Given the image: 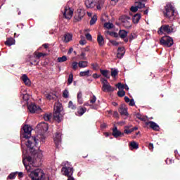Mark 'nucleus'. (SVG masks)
<instances>
[{
	"mask_svg": "<svg viewBox=\"0 0 180 180\" xmlns=\"http://www.w3.org/2000/svg\"><path fill=\"white\" fill-rule=\"evenodd\" d=\"M148 148L150 150V151H153V149L154 148V145L153 143H149Z\"/></svg>",
	"mask_w": 180,
	"mask_h": 180,
	"instance_id": "nucleus-63",
	"label": "nucleus"
},
{
	"mask_svg": "<svg viewBox=\"0 0 180 180\" xmlns=\"http://www.w3.org/2000/svg\"><path fill=\"white\" fill-rule=\"evenodd\" d=\"M96 20H98V16L94 15L91 18V20H90V25L92 26V25H95L96 23Z\"/></svg>",
	"mask_w": 180,
	"mask_h": 180,
	"instance_id": "nucleus-39",
	"label": "nucleus"
},
{
	"mask_svg": "<svg viewBox=\"0 0 180 180\" xmlns=\"http://www.w3.org/2000/svg\"><path fill=\"white\" fill-rule=\"evenodd\" d=\"M46 98L48 101H53V99H55V97L53 94H46Z\"/></svg>",
	"mask_w": 180,
	"mask_h": 180,
	"instance_id": "nucleus-46",
	"label": "nucleus"
},
{
	"mask_svg": "<svg viewBox=\"0 0 180 180\" xmlns=\"http://www.w3.org/2000/svg\"><path fill=\"white\" fill-rule=\"evenodd\" d=\"M160 44L165 47H172L174 39L169 36H165L160 39Z\"/></svg>",
	"mask_w": 180,
	"mask_h": 180,
	"instance_id": "nucleus-6",
	"label": "nucleus"
},
{
	"mask_svg": "<svg viewBox=\"0 0 180 180\" xmlns=\"http://www.w3.org/2000/svg\"><path fill=\"white\" fill-rule=\"evenodd\" d=\"M61 172L63 173V175H65V176H72V174H74V168L65 166L62 167Z\"/></svg>",
	"mask_w": 180,
	"mask_h": 180,
	"instance_id": "nucleus-9",
	"label": "nucleus"
},
{
	"mask_svg": "<svg viewBox=\"0 0 180 180\" xmlns=\"http://www.w3.org/2000/svg\"><path fill=\"white\" fill-rule=\"evenodd\" d=\"M112 136H114L115 139H117V137H120V136L122 137V136H124V134L117 130V127H115L112 129Z\"/></svg>",
	"mask_w": 180,
	"mask_h": 180,
	"instance_id": "nucleus-15",
	"label": "nucleus"
},
{
	"mask_svg": "<svg viewBox=\"0 0 180 180\" xmlns=\"http://www.w3.org/2000/svg\"><path fill=\"white\" fill-rule=\"evenodd\" d=\"M78 65L79 68H86L88 67V61L80 60L78 63Z\"/></svg>",
	"mask_w": 180,
	"mask_h": 180,
	"instance_id": "nucleus-28",
	"label": "nucleus"
},
{
	"mask_svg": "<svg viewBox=\"0 0 180 180\" xmlns=\"http://www.w3.org/2000/svg\"><path fill=\"white\" fill-rule=\"evenodd\" d=\"M53 119L54 120L58 122V123H60V122L63 120V118L61 117V112H53Z\"/></svg>",
	"mask_w": 180,
	"mask_h": 180,
	"instance_id": "nucleus-23",
	"label": "nucleus"
},
{
	"mask_svg": "<svg viewBox=\"0 0 180 180\" xmlns=\"http://www.w3.org/2000/svg\"><path fill=\"white\" fill-rule=\"evenodd\" d=\"M22 79L24 84H25V85H27L28 86H30V79H29V77H27V75H23L22 76Z\"/></svg>",
	"mask_w": 180,
	"mask_h": 180,
	"instance_id": "nucleus-27",
	"label": "nucleus"
},
{
	"mask_svg": "<svg viewBox=\"0 0 180 180\" xmlns=\"http://www.w3.org/2000/svg\"><path fill=\"white\" fill-rule=\"evenodd\" d=\"M44 119L46 120V122H49V120L51 119V114H45L44 115Z\"/></svg>",
	"mask_w": 180,
	"mask_h": 180,
	"instance_id": "nucleus-45",
	"label": "nucleus"
},
{
	"mask_svg": "<svg viewBox=\"0 0 180 180\" xmlns=\"http://www.w3.org/2000/svg\"><path fill=\"white\" fill-rule=\"evenodd\" d=\"M140 19H141V14L140 13H136L133 16L132 18V22L133 23H134L135 25H137V23H139V22H140Z\"/></svg>",
	"mask_w": 180,
	"mask_h": 180,
	"instance_id": "nucleus-21",
	"label": "nucleus"
},
{
	"mask_svg": "<svg viewBox=\"0 0 180 180\" xmlns=\"http://www.w3.org/2000/svg\"><path fill=\"white\" fill-rule=\"evenodd\" d=\"M101 129H106V127H108V124H106V123H103L101 124Z\"/></svg>",
	"mask_w": 180,
	"mask_h": 180,
	"instance_id": "nucleus-64",
	"label": "nucleus"
},
{
	"mask_svg": "<svg viewBox=\"0 0 180 180\" xmlns=\"http://www.w3.org/2000/svg\"><path fill=\"white\" fill-rule=\"evenodd\" d=\"M86 39L87 40H92V35H91V34L89 33L86 34Z\"/></svg>",
	"mask_w": 180,
	"mask_h": 180,
	"instance_id": "nucleus-57",
	"label": "nucleus"
},
{
	"mask_svg": "<svg viewBox=\"0 0 180 180\" xmlns=\"http://www.w3.org/2000/svg\"><path fill=\"white\" fill-rule=\"evenodd\" d=\"M136 39V34H131L129 36V41L134 40Z\"/></svg>",
	"mask_w": 180,
	"mask_h": 180,
	"instance_id": "nucleus-54",
	"label": "nucleus"
},
{
	"mask_svg": "<svg viewBox=\"0 0 180 180\" xmlns=\"http://www.w3.org/2000/svg\"><path fill=\"white\" fill-rule=\"evenodd\" d=\"M130 9L131 12H137V11H139V8L136 5H135V6H131Z\"/></svg>",
	"mask_w": 180,
	"mask_h": 180,
	"instance_id": "nucleus-52",
	"label": "nucleus"
},
{
	"mask_svg": "<svg viewBox=\"0 0 180 180\" xmlns=\"http://www.w3.org/2000/svg\"><path fill=\"white\" fill-rule=\"evenodd\" d=\"M110 36H113V37H118L119 34H117V32H110L109 33Z\"/></svg>",
	"mask_w": 180,
	"mask_h": 180,
	"instance_id": "nucleus-55",
	"label": "nucleus"
},
{
	"mask_svg": "<svg viewBox=\"0 0 180 180\" xmlns=\"http://www.w3.org/2000/svg\"><path fill=\"white\" fill-rule=\"evenodd\" d=\"M174 32V28L172 26H169V25H163L159 28V33L161 34L164 33H167V34H171Z\"/></svg>",
	"mask_w": 180,
	"mask_h": 180,
	"instance_id": "nucleus-8",
	"label": "nucleus"
},
{
	"mask_svg": "<svg viewBox=\"0 0 180 180\" xmlns=\"http://www.w3.org/2000/svg\"><path fill=\"white\" fill-rule=\"evenodd\" d=\"M81 60H86V57H85V53L82 52L80 55Z\"/></svg>",
	"mask_w": 180,
	"mask_h": 180,
	"instance_id": "nucleus-59",
	"label": "nucleus"
},
{
	"mask_svg": "<svg viewBox=\"0 0 180 180\" xmlns=\"http://www.w3.org/2000/svg\"><path fill=\"white\" fill-rule=\"evenodd\" d=\"M91 67L93 70H95L96 71H97V70H99V65H98V63H91Z\"/></svg>",
	"mask_w": 180,
	"mask_h": 180,
	"instance_id": "nucleus-47",
	"label": "nucleus"
},
{
	"mask_svg": "<svg viewBox=\"0 0 180 180\" xmlns=\"http://www.w3.org/2000/svg\"><path fill=\"white\" fill-rule=\"evenodd\" d=\"M165 8L164 15L165 18H167L169 20H174L175 19V9H174V6L172 4H167Z\"/></svg>",
	"mask_w": 180,
	"mask_h": 180,
	"instance_id": "nucleus-4",
	"label": "nucleus"
},
{
	"mask_svg": "<svg viewBox=\"0 0 180 180\" xmlns=\"http://www.w3.org/2000/svg\"><path fill=\"white\" fill-rule=\"evenodd\" d=\"M100 72L102 74L103 77H105L108 79L110 78V75H109V72L108 70L101 69Z\"/></svg>",
	"mask_w": 180,
	"mask_h": 180,
	"instance_id": "nucleus-29",
	"label": "nucleus"
},
{
	"mask_svg": "<svg viewBox=\"0 0 180 180\" xmlns=\"http://www.w3.org/2000/svg\"><path fill=\"white\" fill-rule=\"evenodd\" d=\"M135 103L134 99L129 100V106H134Z\"/></svg>",
	"mask_w": 180,
	"mask_h": 180,
	"instance_id": "nucleus-61",
	"label": "nucleus"
},
{
	"mask_svg": "<svg viewBox=\"0 0 180 180\" xmlns=\"http://www.w3.org/2000/svg\"><path fill=\"white\" fill-rule=\"evenodd\" d=\"M68 108L70 109H72V110H75V109H77V106L75 105H74V103H72V101H69L68 103Z\"/></svg>",
	"mask_w": 180,
	"mask_h": 180,
	"instance_id": "nucleus-38",
	"label": "nucleus"
},
{
	"mask_svg": "<svg viewBox=\"0 0 180 180\" xmlns=\"http://www.w3.org/2000/svg\"><path fill=\"white\" fill-rule=\"evenodd\" d=\"M22 129L24 131L22 137L24 139H29L26 143V146L28 147V148H30L32 151L34 146L37 144V139H36V137L32 136V128L30 126L25 125Z\"/></svg>",
	"mask_w": 180,
	"mask_h": 180,
	"instance_id": "nucleus-2",
	"label": "nucleus"
},
{
	"mask_svg": "<svg viewBox=\"0 0 180 180\" xmlns=\"http://www.w3.org/2000/svg\"><path fill=\"white\" fill-rule=\"evenodd\" d=\"M101 81L103 84L102 90L103 92H113L115 91V89L110 86V84H109L106 79L101 78Z\"/></svg>",
	"mask_w": 180,
	"mask_h": 180,
	"instance_id": "nucleus-7",
	"label": "nucleus"
},
{
	"mask_svg": "<svg viewBox=\"0 0 180 180\" xmlns=\"http://www.w3.org/2000/svg\"><path fill=\"white\" fill-rule=\"evenodd\" d=\"M78 62H73L72 63V68L74 70V71H77L78 69Z\"/></svg>",
	"mask_w": 180,
	"mask_h": 180,
	"instance_id": "nucleus-42",
	"label": "nucleus"
},
{
	"mask_svg": "<svg viewBox=\"0 0 180 180\" xmlns=\"http://www.w3.org/2000/svg\"><path fill=\"white\" fill-rule=\"evenodd\" d=\"M73 80H74V75H72V73H70L68 79V85H71V84H72Z\"/></svg>",
	"mask_w": 180,
	"mask_h": 180,
	"instance_id": "nucleus-37",
	"label": "nucleus"
},
{
	"mask_svg": "<svg viewBox=\"0 0 180 180\" xmlns=\"http://www.w3.org/2000/svg\"><path fill=\"white\" fill-rule=\"evenodd\" d=\"M121 25L125 27V29H130L133 26V22H131V18L127 15H122L120 18Z\"/></svg>",
	"mask_w": 180,
	"mask_h": 180,
	"instance_id": "nucleus-5",
	"label": "nucleus"
},
{
	"mask_svg": "<svg viewBox=\"0 0 180 180\" xmlns=\"http://www.w3.org/2000/svg\"><path fill=\"white\" fill-rule=\"evenodd\" d=\"M54 113H61L63 110V104L60 102L55 103L53 108Z\"/></svg>",
	"mask_w": 180,
	"mask_h": 180,
	"instance_id": "nucleus-14",
	"label": "nucleus"
},
{
	"mask_svg": "<svg viewBox=\"0 0 180 180\" xmlns=\"http://www.w3.org/2000/svg\"><path fill=\"white\" fill-rule=\"evenodd\" d=\"M26 160L28 162V165H26L25 160H22V164H24L27 171L30 172L29 174V176L32 180H49L44 177V172H43L42 169H37L35 170H32V167H33V164H34V160L33 158L28 156L26 158Z\"/></svg>",
	"mask_w": 180,
	"mask_h": 180,
	"instance_id": "nucleus-1",
	"label": "nucleus"
},
{
	"mask_svg": "<svg viewBox=\"0 0 180 180\" xmlns=\"http://www.w3.org/2000/svg\"><path fill=\"white\" fill-rule=\"evenodd\" d=\"M86 112V108L79 107L76 112L77 116H82Z\"/></svg>",
	"mask_w": 180,
	"mask_h": 180,
	"instance_id": "nucleus-24",
	"label": "nucleus"
},
{
	"mask_svg": "<svg viewBox=\"0 0 180 180\" xmlns=\"http://www.w3.org/2000/svg\"><path fill=\"white\" fill-rule=\"evenodd\" d=\"M127 33H129L128 32H127L124 30H120L119 31V36L121 39H126V37H127Z\"/></svg>",
	"mask_w": 180,
	"mask_h": 180,
	"instance_id": "nucleus-26",
	"label": "nucleus"
},
{
	"mask_svg": "<svg viewBox=\"0 0 180 180\" xmlns=\"http://www.w3.org/2000/svg\"><path fill=\"white\" fill-rule=\"evenodd\" d=\"M41 130H43V131H47V130H49V124H47L46 122H41Z\"/></svg>",
	"mask_w": 180,
	"mask_h": 180,
	"instance_id": "nucleus-33",
	"label": "nucleus"
},
{
	"mask_svg": "<svg viewBox=\"0 0 180 180\" xmlns=\"http://www.w3.org/2000/svg\"><path fill=\"white\" fill-rule=\"evenodd\" d=\"M89 70H87L86 71L80 72H79V77H89L91 75H89Z\"/></svg>",
	"mask_w": 180,
	"mask_h": 180,
	"instance_id": "nucleus-35",
	"label": "nucleus"
},
{
	"mask_svg": "<svg viewBox=\"0 0 180 180\" xmlns=\"http://www.w3.org/2000/svg\"><path fill=\"white\" fill-rule=\"evenodd\" d=\"M102 5L103 3L101 0H86L85 6L89 8H94L96 7V9L101 11L102 9Z\"/></svg>",
	"mask_w": 180,
	"mask_h": 180,
	"instance_id": "nucleus-3",
	"label": "nucleus"
},
{
	"mask_svg": "<svg viewBox=\"0 0 180 180\" xmlns=\"http://www.w3.org/2000/svg\"><path fill=\"white\" fill-rule=\"evenodd\" d=\"M117 95H118V96H120L122 98L126 95V92H124V91H123V90L119 91L117 92Z\"/></svg>",
	"mask_w": 180,
	"mask_h": 180,
	"instance_id": "nucleus-49",
	"label": "nucleus"
},
{
	"mask_svg": "<svg viewBox=\"0 0 180 180\" xmlns=\"http://www.w3.org/2000/svg\"><path fill=\"white\" fill-rule=\"evenodd\" d=\"M96 102V96L93 95V96L90 98V103H95Z\"/></svg>",
	"mask_w": 180,
	"mask_h": 180,
	"instance_id": "nucleus-50",
	"label": "nucleus"
},
{
	"mask_svg": "<svg viewBox=\"0 0 180 180\" xmlns=\"http://www.w3.org/2000/svg\"><path fill=\"white\" fill-rule=\"evenodd\" d=\"M72 40V34L68 33L64 35L63 41L65 43H69V41H71Z\"/></svg>",
	"mask_w": 180,
	"mask_h": 180,
	"instance_id": "nucleus-25",
	"label": "nucleus"
},
{
	"mask_svg": "<svg viewBox=\"0 0 180 180\" xmlns=\"http://www.w3.org/2000/svg\"><path fill=\"white\" fill-rule=\"evenodd\" d=\"M145 124L146 126H149L150 129H153V130H155L156 131L158 130V125L157 124V123L153 121L146 122H145Z\"/></svg>",
	"mask_w": 180,
	"mask_h": 180,
	"instance_id": "nucleus-17",
	"label": "nucleus"
},
{
	"mask_svg": "<svg viewBox=\"0 0 180 180\" xmlns=\"http://www.w3.org/2000/svg\"><path fill=\"white\" fill-rule=\"evenodd\" d=\"M16 174H18V172L10 174L8 176L7 179H15V178H16Z\"/></svg>",
	"mask_w": 180,
	"mask_h": 180,
	"instance_id": "nucleus-44",
	"label": "nucleus"
},
{
	"mask_svg": "<svg viewBox=\"0 0 180 180\" xmlns=\"http://www.w3.org/2000/svg\"><path fill=\"white\" fill-rule=\"evenodd\" d=\"M124 53H126V51H124V47H119L117 53V58H122V57L124 56Z\"/></svg>",
	"mask_w": 180,
	"mask_h": 180,
	"instance_id": "nucleus-19",
	"label": "nucleus"
},
{
	"mask_svg": "<svg viewBox=\"0 0 180 180\" xmlns=\"http://www.w3.org/2000/svg\"><path fill=\"white\" fill-rule=\"evenodd\" d=\"M65 61H67V56H65L58 58V63H65Z\"/></svg>",
	"mask_w": 180,
	"mask_h": 180,
	"instance_id": "nucleus-40",
	"label": "nucleus"
},
{
	"mask_svg": "<svg viewBox=\"0 0 180 180\" xmlns=\"http://www.w3.org/2000/svg\"><path fill=\"white\" fill-rule=\"evenodd\" d=\"M116 86L118 89H123L124 88V85L122 84V83H118L116 84Z\"/></svg>",
	"mask_w": 180,
	"mask_h": 180,
	"instance_id": "nucleus-53",
	"label": "nucleus"
},
{
	"mask_svg": "<svg viewBox=\"0 0 180 180\" xmlns=\"http://www.w3.org/2000/svg\"><path fill=\"white\" fill-rule=\"evenodd\" d=\"M118 74V72H117V70H113L112 69L111 70V77H116V75H117Z\"/></svg>",
	"mask_w": 180,
	"mask_h": 180,
	"instance_id": "nucleus-48",
	"label": "nucleus"
},
{
	"mask_svg": "<svg viewBox=\"0 0 180 180\" xmlns=\"http://www.w3.org/2000/svg\"><path fill=\"white\" fill-rule=\"evenodd\" d=\"M130 150H137L139 148V144L136 141L130 142L129 143Z\"/></svg>",
	"mask_w": 180,
	"mask_h": 180,
	"instance_id": "nucleus-30",
	"label": "nucleus"
},
{
	"mask_svg": "<svg viewBox=\"0 0 180 180\" xmlns=\"http://www.w3.org/2000/svg\"><path fill=\"white\" fill-rule=\"evenodd\" d=\"M85 16V11L82 9H77L75 15V22H81Z\"/></svg>",
	"mask_w": 180,
	"mask_h": 180,
	"instance_id": "nucleus-10",
	"label": "nucleus"
},
{
	"mask_svg": "<svg viewBox=\"0 0 180 180\" xmlns=\"http://www.w3.org/2000/svg\"><path fill=\"white\" fill-rule=\"evenodd\" d=\"M28 110L30 113H36L37 112H41V108L39 106L36 105L34 103H31L28 105Z\"/></svg>",
	"mask_w": 180,
	"mask_h": 180,
	"instance_id": "nucleus-12",
	"label": "nucleus"
},
{
	"mask_svg": "<svg viewBox=\"0 0 180 180\" xmlns=\"http://www.w3.org/2000/svg\"><path fill=\"white\" fill-rule=\"evenodd\" d=\"M5 44L8 46H13V44H15V39L13 38H8L5 42Z\"/></svg>",
	"mask_w": 180,
	"mask_h": 180,
	"instance_id": "nucleus-31",
	"label": "nucleus"
},
{
	"mask_svg": "<svg viewBox=\"0 0 180 180\" xmlns=\"http://www.w3.org/2000/svg\"><path fill=\"white\" fill-rule=\"evenodd\" d=\"M136 117H137V119H139V120L144 121V118L141 117V115H140V113L136 114Z\"/></svg>",
	"mask_w": 180,
	"mask_h": 180,
	"instance_id": "nucleus-58",
	"label": "nucleus"
},
{
	"mask_svg": "<svg viewBox=\"0 0 180 180\" xmlns=\"http://www.w3.org/2000/svg\"><path fill=\"white\" fill-rule=\"evenodd\" d=\"M70 96V92H68V90L66 89L63 91V98H65V99H67V98H68V96Z\"/></svg>",
	"mask_w": 180,
	"mask_h": 180,
	"instance_id": "nucleus-43",
	"label": "nucleus"
},
{
	"mask_svg": "<svg viewBox=\"0 0 180 180\" xmlns=\"http://www.w3.org/2000/svg\"><path fill=\"white\" fill-rule=\"evenodd\" d=\"M118 110L122 116H129V112H127V108H126V105H122Z\"/></svg>",
	"mask_w": 180,
	"mask_h": 180,
	"instance_id": "nucleus-16",
	"label": "nucleus"
},
{
	"mask_svg": "<svg viewBox=\"0 0 180 180\" xmlns=\"http://www.w3.org/2000/svg\"><path fill=\"white\" fill-rule=\"evenodd\" d=\"M34 54H35V57L37 58L39 60L41 57H45V56H47L46 53H43L41 52H34Z\"/></svg>",
	"mask_w": 180,
	"mask_h": 180,
	"instance_id": "nucleus-36",
	"label": "nucleus"
},
{
	"mask_svg": "<svg viewBox=\"0 0 180 180\" xmlns=\"http://www.w3.org/2000/svg\"><path fill=\"white\" fill-rule=\"evenodd\" d=\"M34 157L36 161H41V158H43V151L39 150L38 152L35 153Z\"/></svg>",
	"mask_w": 180,
	"mask_h": 180,
	"instance_id": "nucleus-20",
	"label": "nucleus"
},
{
	"mask_svg": "<svg viewBox=\"0 0 180 180\" xmlns=\"http://www.w3.org/2000/svg\"><path fill=\"white\" fill-rule=\"evenodd\" d=\"M97 41L99 46H103V44H105V39H103V36L101 34V32H98V34Z\"/></svg>",
	"mask_w": 180,
	"mask_h": 180,
	"instance_id": "nucleus-22",
	"label": "nucleus"
},
{
	"mask_svg": "<svg viewBox=\"0 0 180 180\" xmlns=\"http://www.w3.org/2000/svg\"><path fill=\"white\" fill-rule=\"evenodd\" d=\"M104 27L106 29H113V24L111 22H105L104 24Z\"/></svg>",
	"mask_w": 180,
	"mask_h": 180,
	"instance_id": "nucleus-41",
	"label": "nucleus"
},
{
	"mask_svg": "<svg viewBox=\"0 0 180 180\" xmlns=\"http://www.w3.org/2000/svg\"><path fill=\"white\" fill-rule=\"evenodd\" d=\"M135 5L137 6L138 9H143V8H146V4H143L141 1L135 2Z\"/></svg>",
	"mask_w": 180,
	"mask_h": 180,
	"instance_id": "nucleus-34",
	"label": "nucleus"
},
{
	"mask_svg": "<svg viewBox=\"0 0 180 180\" xmlns=\"http://www.w3.org/2000/svg\"><path fill=\"white\" fill-rule=\"evenodd\" d=\"M72 15H74V10L70 7H65V10L63 12V16L65 19H71L72 18Z\"/></svg>",
	"mask_w": 180,
	"mask_h": 180,
	"instance_id": "nucleus-11",
	"label": "nucleus"
},
{
	"mask_svg": "<svg viewBox=\"0 0 180 180\" xmlns=\"http://www.w3.org/2000/svg\"><path fill=\"white\" fill-rule=\"evenodd\" d=\"M77 101L79 105H82L84 103V100H82V92L79 91L77 94Z\"/></svg>",
	"mask_w": 180,
	"mask_h": 180,
	"instance_id": "nucleus-32",
	"label": "nucleus"
},
{
	"mask_svg": "<svg viewBox=\"0 0 180 180\" xmlns=\"http://www.w3.org/2000/svg\"><path fill=\"white\" fill-rule=\"evenodd\" d=\"M124 133H125V134H130V133H133L132 129H124Z\"/></svg>",
	"mask_w": 180,
	"mask_h": 180,
	"instance_id": "nucleus-56",
	"label": "nucleus"
},
{
	"mask_svg": "<svg viewBox=\"0 0 180 180\" xmlns=\"http://www.w3.org/2000/svg\"><path fill=\"white\" fill-rule=\"evenodd\" d=\"M54 141L56 147L58 148L61 144V132H56L54 137Z\"/></svg>",
	"mask_w": 180,
	"mask_h": 180,
	"instance_id": "nucleus-13",
	"label": "nucleus"
},
{
	"mask_svg": "<svg viewBox=\"0 0 180 180\" xmlns=\"http://www.w3.org/2000/svg\"><path fill=\"white\" fill-rule=\"evenodd\" d=\"M22 99H23V101H29V99H30L29 94H23L22 95Z\"/></svg>",
	"mask_w": 180,
	"mask_h": 180,
	"instance_id": "nucleus-51",
	"label": "nucleus"
},
{
	"mask_svg": "<svg viewBox=\"0 0 180 180\" xmlns=\"http://www.w3.org/2000/svg\"><path fill=\"white\" fill-rule=\"evenodd\" d=\"M79 44L84 46V44H86V41L85 39H82L79 41Z\"/></svg>",
	"mask_w": 180,
	"mask_h": 180,
	"instance_id": "nucleus-60",
	"label": "nucleus"
},
{
	"mask_svg": "<svg viewBox=\"0 0 180 180\" xmlns=\"http://www.w3.org/2000/svg\"><path fill=\"white\" fill-rule=\"evenodd\" d=\"M30 61L31 65H36V64L39 63V59L37 58V56H36V55L34 53L30 56Z\"/></svg>",
	"mask_w": 180,
	"mask_h": 180,
	"instance_id": "nucleus-18",
	"label": "nucleus"
},
{
	"mask_svg": "<svg viewBox=\"0 0 180 180\" xmlns=\"http://www.w3.org/2000/svg\"><path fill=\"white\" fill-rule=\"evenodd\" d=\"M110 43L112 44V46H119V42L116 41H110Z\"/></svg>",
	"mask_w": 180,
	"mask_h": 180,
	"instance_id": "nucleus-62",
	"label": "nucleus"
}]
</instances>
